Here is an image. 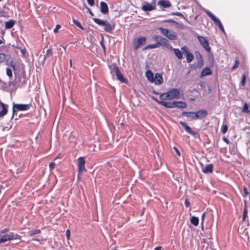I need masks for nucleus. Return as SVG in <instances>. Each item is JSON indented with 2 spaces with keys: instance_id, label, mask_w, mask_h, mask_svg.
<instances>
[{
  "instance_id": "14",
  "label": "nucleus",
  "mask_w": 250,
  "mask_h": 250,
  "mask_svg": "<svg viewBox=\"0 0 250 250\" xmlns=\"http://www.w3.org/2000/svg\"><path fill=\"white\" fill-rule=\"evenodd\" d=\"M100 10L101 12L103 14H107L108 12V8L107 4L104 2L102 1L100 3Z\"/></svg>"
},
{
  "instance_id": "11",
  "label": "nucleus",
  "mask_w": 250,
  "mask_h": 250,
  "mask_svg": "<svg viewBox=\"0 0 250 250\" xmlns=\"http://www.w3.org/2000/svg\"><path fill=\"white\" fill-rule=\"evenodd\" d=\"M153 83L156 84H161L163 83L162 76L159 73H156L153 78Z\"/></svg>"
},
{
  "instance_id": "30",
  "label": "nucleus",
  "mask_w": 250,
  "mask_h": 250,
  "mask_svg": "<svg viewBox=\"0 0 250 250\" xmlns=\"http://www.w3.org/2000/svg\"><path fill=\"white\" fill-rule=\"evenodd\" d=\"M41 233L40 229L31 230L28 232V234L30 236H32L34 235H37Z\"/></svg>"
},
{
  "instance_id": "22",
  "label": "nucleus",
  "mask_w": 250,
  "mask_h": 250,
  "mask_svg": "<svg viewBox=\"0 0 250 250\" xmlns=\"http://www.w3.org/2000/svg\"><path fill=\"white\" fill-rule=\"evenodd\" d=\"M166 37L170 40H175L177 39V35L174 32L171 33L168 32Z\"/></svg>"
},
{
  "instance_id": "53",
  "label": "nucleus",
  "mask_w": 250,
  "mask_h": 250,
  "mask_svg": "<svg viewBox=\"0 0 250 250\" xmlns=\"http://www.w3.org/2000/svg\"><path fill=\"white\" fill-rule=\"evenodd\" d=\"M175 24H176V27L177 28H179V29H183V26L182 25L177 23V22H175Z\"/></svg>"
},
{
  "instance_id": "31",
  "label": "nucleus",
  "mask_w": 250,
  "mask_h": 250,
  "mask_svg": "<svg viewBox=\"0 0 250 250\" xmlns=\"http://www.w3.org/2000/svg\"><path fill=\"white\" fill-rule=\"evenodd\" d=\"M104 26V30L106 32H110L113 29L112 26L107 22L105 23V24Z\"/></svg>"
},
{
  "instance_id": "56",
  "label": "nucleus",
  "mask_w": 250,
  "mask_h": 250,
  "mask_svg": "<svg viewBox=\"0 0 250 250\" xmlns=\"http://www.w3.org/2000/svg\"><path fill=\"white\" fill-rule=\"evenodd\" d=\"M218 27L222 32H224V29L221 23L218 25Z\"/></svg>"
},
{
  "instance_id": "7",
  "label": "nucleus",
  "mask_w": 250,
  "mask_h": 250,
  "mask_svg": "<svg viewBox=\"0 0 250 250\" xmlns=\"http://www.w3.org/2000/svg\"><path fill=\"white\" fill-rule=\"evenodd\" d=\"M198 39L205 50L209 52L210 50V48L209 46L207 40L205 38L199 36H198Z\"/></svg>"
},
{
  "instance_id": "25",
  "label": "nucleus",
  "mask_w": 250,
  "mask_h": 250,
  "mask_svg": "<svg viewBox=\"0 0 250 250\" xmlns=\"http://www.w3.org/2000/svg\"><path fill=\"white\" fill-rule=\"evenodd\" d=\"M15 23V21H14L13 20H10L9 21H6L5 22V28L7 29H10L13 27Z\"/></svg>"
},
{
  "instance_id": "58",
  "label": "nucleus",
  "mask_w": 250,
  "mask_h": 250,
  "mask_svg": "<svg viewBox=\"0 0 250 250\" xmlns=\"http://www.w3.org/2000/svg\"><path fill=\"white\" fill-rule=\"evenodd\" d=\"M196 56L198 58V59H202V56L201 55L198 53V52H196Z\"/></svg>"
},
{
  "instance_id": "32",
  "label": "nucleus",
  "mask_w": 250,
  "mask_h": 250,
  "mask_svg": "<svg viewBox=\"0 0 250 250\" xmlns=\"http://www.w3.org/2000/svg\"><path fill=\"white\" fill-rule=\"evenodd\" d=\"M93 21L98 24L101 26H104L105 24V23L106 22L103 20L97 19V18H94L93 19Z\"/></svg>"
},
{
  "instance_id": "23",
  "label": "nucleus",
  "mask_w": 250,
  "mask_h": 250,
  "mask_svg": "<svg viewBox=\"0 0 250 250\" xmlns=\"http://www.w3.org/2000/svg\"><path fill=\"white\" fill-rule=\"evenodd\" d=\"M166 37L170 40H175L177 39V35L174 32L171 33L168 32Z\"/></svg>"
},
{
  "instance_id": "16",
  "label": "nucleus",
  "mask_w": 250,
  "mask_h": 250,
  "mask_svg": "<svg viewBox=\"0 0 250 250\" xmlns=\"http://www.w3.org/2000/svg\"><path fill=\"white\" fill-rule=\"evenodd\" d=\"M211 73H212L211 70L208 67H206L202 70V71L201 73L200 77L202 78V77L206 76L207 75H210L211 74Z\"/></svg>"
},
{
  "instance_id": "46",
  "label": "nucleus",
  "mask_w": 250,
  "mask_h": 250,
  "mask_svg": "<svg viewBox=\"0 0 250 250\" xmlns=\"http://www.w3.org/2000/svg\"><path fill=\"white\" fill-rule=\"evenodd\" d=\"M61 26L60 24H57L55 28L54 29L53 31L55 33H56L58 32L59 29H60Z\"/></svg>"
},
{
  "instance_id": "10",
  "label": "nucleus",
  "mask_w": 250,
  "mask_h": 250,
  "mask_svg": "<svg viewBox=\"0 0 250 250\" xmlns=\"http://www.w3.org/2000/svg\"><path fill=\"white\" fill-rule=\"evenodd\" d=\"M158 103L162 105L163 106L167 107V108H174V102H167L163 101L164 100L159 101L157 99H154Z\"/></svg>"
},
{
  "instance_id": "51",
  "label": "nucleus",
  "mask_w": 250,
  "mask_h": 250,
  "mask_svg": "<svg viewBox=\"0 0 250 250\" xmlns=\"http://www.w3.org/2000/svg\"><path fill=\"white\" fill-rule=\"evenodd\" d=\"M206 216V213L204 212L201 217V224H203Z\"/></svg>"
},
{
  "instance_id": "40",
  "label": "nucleus",
  "mask_w": 250,
  "mask_h": 250,
  "mask_svg": "<svg viewBox=\"0 0 250 250\" xmlns=\"http://www.w3.org/2000/svg\"><path fill=\"white\" fill-rule=\"evenodd\" d=\"M9 65L12 67V68H13V69L14 70H17V68H16V66L15 65V64L14 63L13 61H10L9 62Z\"/></svg>"
},
{
  "instance_id": "6",
  "label": "nucleus",
  "mask_w": 250,
  "mask_h": 250,
  "mask_svg": "<svg viewBox=\"0 0 250 250\" xmlns=\"http://www.w3.org/2000/svg\"><path fill=\"white\" fill-rule=\"evenodd\" d=\"M78 171L79 173H81L86 170L85 168V160L83 157H81L78 159Z\"/></svg>"
},
{
  "instance_id": "48",
  "label": "nucleus",
  "mask_w": 250,
  "mask_h": 250,
  "mask_svg": "<svg viewBox=\"0 0 250 250\" xmlns=\"http://www.w3.org/2000/svg\"><path fill=\"white\" fill-rule=\"evenodd\" d=\"M185 205L186 207H189L190 206V202L188 201V199H185Z\"/></svg>"
},
{
  "instance_id": "26",
  "label": "nucleus",
  "mask_w": 250,
  "mask_h": 250,
  "mask_svg": "<svg viewBox=\"0 0 250 250\" xmlns=\"http://www.w3.org/2000/svg\"><path fill=\"white\" fill-rule=\"evenodd\" d=\"M2 110L0 112V118L2 117L7 112V109L4 104H1Z\"/></svg>"
},
{
  "instance_id": "47",
  "label": "nucleus",
  "mask_w": 250,
  "mask_h": 250,
  "mask_svg": "<svg viewBox=\"0 0 250 250\" xmlns=\"http://www.w3.org/2000/svg\"><path fill=\"white\" fill-rule=\"evenodd\" d=\"M239 65V62L237 60L235 61V64L231 68L232 70L234 69L235 68H237L238 66Z\"/></svg>"
},
{
  "instance_id": "41",
  "label": "nucleus",
  "mask_w": 250,
  "mask_h": 250,
  "mask_svg": "<svg viewBox=\"0 0 250 250\" xmlns=\"http://www.w3.org/2000/svg\"><path fill=\"white\" fill-rule=\"evenodd\" d=\"M228 130V126L226 125H223L222 126L221 131L222 133L224 134Z\"/></svg>"
},
{
  "instance_id": "54",
  "label": "nucleus",
  "mask_w": 250,
  "mask_h": 250,
  "mask_svg": "<svg viewBox=\"0 0 250 250\" xmlns=\"http://www.w3.org/2000/svg\"><path fill=\"white\" fill-rule=\"evenodd\" d=\"M100 44H101V46H102L104 51H105V46L104 44L103 38L102 39V40L100 42Z\"/></svg>"
},
{
  "instance_id": "61",
  "label": "nucleus",
  "mask_w": 250,
  "mask_h": 250,
  "mask_svg": "<svg viewBox=\"0 0 250 250\" xmlns=\"http://www.w3.org/2000/svg\"><path fill=\"white\" fill-rule=\"evenodd\" d=\"M86 9L88 11L89 14L92 15V16H93V13L91 12V11L90 10V9L88 8V7H86Z\"/></svg>"
},
{
  "instance_id": "18",
  "label": "nucleus",
  "mask_w": 250,
  "mask_h": 250,
  "mask_svg": "<svg viewBox=\"0 0 250 250\" xmlns=\"http://www.w3.org/2000/svg\"><path fill=\"white\" fill-rule=\"evenodd\" d=\"M212 167L213 166L211 164H208L202 169V171L205 173H211L212 172Z\"/></svg>"
},
{
  "instance_id": "38",
  "label": "nucleus",
  "mask_w": 250,
  "mask_h": 250,
  "mask_svg": "<svg viewBox=\"0 0 250 250\" xmlns=\"http://www.w3.org/2000/svg\"><path fill=\"white\" fill-rule=\"evenodd\" d=\"M73 22L76 26L80 27L81 29H83V27L82 26L81 24L77 20L73 19Z\"/></svg>"
},
{
  "instance_id": "20",
  "label": "nucleus",
  "mask_w": 250,
  "mask_h": 250,
  "mask_svg": "<svg viewBox=\"0 0 250 250\" xmlns=\"http://www.w3.org/2000/svg\"><path fill=\"white\" fill-rule=\"evenodd\" d=\"M182 115L186 116L188 118H190L192 119H196L194 115H195V112H188L186 111H183L182 112Z\"/></svg>"
},
{
  "instance_id": "62",
  "label": "nucleus",
  "mask_w": 250,
  "mask_h": 250,
  "mask_svg": "<svg viewBox=\"0 0 250 250\" xmlns=\"http://www.w3.org/2000/svg\"><path fill=\"white\" fill-rule=\"evenodd\" d=\"M160 38H162L160 36H154L153 37V38L155 39V40H160Z\"/></svg>"
},
{
  "instance_id": "63",
  "label": "nucleus",
  "mask_w": 250,
  "mask_h": 250,
  "mask_svg": "<svg viewBox=\"0 0 250 250\" xmlns=\"http://www.w3.org/2000/svg\"><path fill=\"white\" fill-rule=\"evenodd\" d=\"M162 247H158L154 249V250H161Z\"/></svg>"
},
{
  "instance_id": "39",
  "label": "nucleus",
  "mask_w": 250,
  "mask_h": 250,
  "mask_svg": "<svg viewBox=\"0 0 250 250\" xmlns=\"http://www.w3.org/2000/svg\"><path fill=\"white\" fill-rule=\"evenodd\" d=\"M247 214V209H246V208L245 207L244 209L243 212L242 221L243 222H244L246 220Z\"/></svg>"
},
{
  "instance_id": "13",
  "label": "nucleus",
  "mask_w": 250,
  "mask_h": 250,
  "mask_svg": "<svg viewBox=\"0 0 250 250\" xmlns=\"http://www.w3.org/2000/svg\"><path fill=\"white\" fill-rule=\"evenodd\" d=\"M207 114L208 113L207 111L202 110L195 112V115H194V116L196 119L199 118L202 119L206 116Z\"/></svg>"
},
{
  "instance_id": "45",
  "label": "nucleus",
  "mask_w": 250,
  "mask_h": 250,
  "mask_svg": "<svg viewBox=\"0 0 250 250\" xmlns=\"http://www.w3.org/2000/svg\"><path fill=\"white\" fill-rule=\"evenodd\" d=\"M245 81H246V76H245V75L244 74L242 77L241 82V83L243 86L245 85Z\"/></svg>"
},
{
  "instance_id": "8",
  "label": "nucleus",
  "mask_w": 250,
  "mask_h": 250,
  "mask_svg": "<svg viewBox=\"0 0 250 250\" xmlns=\"http://www.w3.org/2000/svg\"><path fill=\"white\" fill-rule=\"evenodd\" d=\"M28 104H14L13 107V111L14 113L18 110H27L28 108Z\"/></svg>"
},
{
  "instance_id": "36",
  "label": "nucleus",
  "mask_w": 250,
  "mask_h": 250,
  "mask_svg": "<svg viewBox=\"0 0 250 250\" xmlns=\"http://www.w3.org/2000/svg\"><path fill=\"white\" fill-rule=\"evenodd\" d=\"M6 75L9 77V78H11L13 76L12 72L11 69L7 68L6 69Z\"/></svg>"
},
{
  "instance_id": "33",
  "label": "nucleus",
  "mask_w": 250,
  "mask_h": 250,
  "mask_svg": "<svg viewBox=\"0 0 250 250\" xmlns=\"http://www.w3.org/2000/svg\"><path fill=\"white\" fill-rule=\"evenodd\" d=\"M248 108H249L248 105L246 103H245L244 104L242 111L244 113H249L250 111L249 110Z\"/></svg>"
},
{
  "instance_id": "27",
  "label": "nucleus",
  "mask_w": 250,
  "mask_h": 250,
  "mask_svg": "<svg viewBox=\"0 0 250 250\" xmlns=\"http://www.w3.org/2000/svg\"><path fill=\"white\" fill-rule=\"evenodd\" d=\"M191 224L195 226H197L199 224L198 218L195 216H192L190 219Z\"/></svg>"
},
{
  "instance_id": "44",
  "label": "nucleus",
  "mask_w": 250,
  "mask_h": 250,
  "mask_svg": "<svg viewBox=\"0 0 250 250\" xmlns=\"http://www.w3.org/2000/svg\"><path fill=\"white\" fill-rule=\"evenodd\" d=\"M71 232L69 229H67L66 231V236L67 240H69L70 238Z\"/></svg>"
},
{
  "instance_id": "37",
  "label": "nucleus",
  "mask_w": 250,
  "mask_h": 250,
  "mask_svg": "<svg viewBox=\"0 0 250 250\" xmlns=\"http://www.w3.org/2000/svg\"><path fill=\"white\" fill-rule=\"evenodd\" d=\"M52 54H53L52 50L51 49H48L46 51V54L44 57V59L47 57H49L52 56Z\"/></svg>"
},
{
  "instance_id": "28",
  "label": "nucleus",
  "mask_w": 250,
  "mask_h": 250,
  "mask_svg": "<svg viewBox=\"0 0 250 250\" xmlns=\"http://www.w3.org/2000/svg\"><path fill=\"white\" fill-rule=\"evenodd\" d=\"M174 54L179 59H181L183 57L182 53L179 49L175 48L173 49Z\"/></svg>"
},
{
  "instance_id": "1",
  "label": "nucleus",
  "mask_w": 250,
  "mask_h": 250,
  "mask_svg": "<svg viewBox=\"0 0 250 250\" xmlns=\"http://www.w3.org/2000/svg\"><path fill=\"white\" fill-rule=\"evenodd\" d=\"M181 97V92L179 89L172 88L166 93L161 94L160 98L162 100H171L172 99H179Z\"/></svg>"
},
{
  "instance_id": "49",
  "label": "nucleus",
  "mask_w": 250,
  "mask_h": 250,
  "mask_svg": "<svg viewBox=\"0 0 250 250\" xmlns=\"http://www.w3.org/2000/svg\"><path fill=\"white\" fill-rule=\"evenodd\" d=\"M243 190H244V196H247L249 194V192L247 189V188L245 187H244Z\"/></svg>"
},
{
  "instance_id": "59",
  "label": "nucleus",
  "mask_w": 250,
  "mask_h": 250,
  "mask_svg": "<svg viewBox=\"0 0 250 250\" xmlns=\"http://www.w3.org/2000/svg\"><path fill=\"white\" fill-rule=\"evenodd\" d=\"M223 140L224 142H226L227 144H228L229 143V141L228 139L227 138H226V137H224L223 138Z\"/></svg>"
},
{
  "instance_id": "43",
  "label": "nucleus",
  "mask_w": 250,
  "mask_h": 250,
  "mask_svg": "<svg viewBox=\"0 0 250 250\" xmlns=\"http://www.w3.org/2000/svg\"><path fill=\"white\" fill-rule=\"evenodd\" d=\"M17 48L20 50L22 56H25L26 55V53L25 48H22L21 47H17Z\"/></svg>"
},
{
  "instance_id": "15",
  "label": "nucleus",
  "mask_w": 250,
  "mask_h": 250,
  "mask_svg": "<svg viewBox=\"0 0 250 250\" xmlns=\"http://www.w3.org/2000/svg\"><path fill=\"white\" fill-rule=\"evenodd\" d=\"M180 124L184 128L186 131L190 134L194 135V132L191 130L190 127L188 126L185 123L183 122H180Z\"/></svg>"
},
{
  "instance_id": "55",
  "label": "nucleus",
  "mask_w": 250,
  "mask_h": 250,
  "mask_svg": "<svg viewBox=\"0 0 250 250\" xmlns=\"http://www.w3.org/2000/svg\"><path fill=\"white\" fill-rule=\"evenodd\" d=\"M174 149L175 150V152L176 153V154L179 156H180V151L178 150V149L176 147H174Z\"/></svg>"
},
{
  "instance_id": "42",
  "label": "nucleus",
  "mask_w": 250,
  "mask_h": 250,
  "mask_svg": "<svg viewBox=\"0 0 250 250\" xmlns=\"http://www.w3.org/2000/svg\"><path fill=\"white\" fill-rule=\"evenodd\" d=\"M55 166H56V164L54 162H51L49 165L50 170V171L52 170L54 168Z\"/></svg>"
},
{
  "instance_id": "12",
  "label": "nucleus",
  "mask_w": 250,
  "mask_h": 250,
  "mask_svg": "<svg viewBox=\"0 0 250 250\" xmlns=\"http://www.w3.org/2000/svg\"><path fill=\"white\" fill-rule=\"evenodd\" d=\"M206 13L210 17V18L214 22L215 24L218 26L221 22L219 19L214 16L210 11L208 10L205 11Z\"/></svg>"
},
{
  "instance_id": "64",
  "label": "nucleus",
  "mask_w": 250,
  "mask_h": 250,
  "mask_svg": "<svg viewBox=\"0 0 250 250\" xmlns=\"http://www.w3.org/2000/svg\"><path fill=\"white\" fill-rule=\"evenodd\" d=\"M167 21L168 22H173V23H175V22H176V21H175L172 20H169Z\"/></svg>"
},
{
  "instance_id": "34",
  "label": "nucleus",
  "mask_w": 250,
  "mask_h": 250,
  "mask_svg": "<svg viewBox=\"0 0 250 250\" xmlns=\"http://www.w3.org/2000/svg\"><path fill=\"white\" fill-rule=\"evenodd\" d=\"M158 29L161 31L162 34L167 37V34L168 33V30L167 29L159 27Z\"/></svg>"
},
{
  "instance_id": "50",
  "label": "nucleus",
  "mask_w": 250,
  "mask_h": 250,
  "mask_svg": "<svg viewBox=\"0 0 250 250\" xmlns=\"http://www.w3.org/2000/svg\"><path fill=\"white\" fill-rule=\"evenodd\" d=\"M88 4L90 5V6H93L94 4V0H87Z\"/></svg>"
},
{
  "instance_id": "24",
  "label": "nucleus",
  "mask_w": 250,
  "mask_h": 250,
  "mask_svg": "<svg viewBox=\"0 0 250 250\" xmlns=\"http://www.w3.org/2000/svg\"><path fill=\"white\" fill-rule=\"evenodd\" d=\"M159 46L160 45H163L164 46L166 47L167 44L168 43V41L165 38H160V40L158 41Z\"/></svg>"
},
{
  "instance_id": "4",
  "label": "nucleus",
  "mask_w": 250,
  "mask_h": 250,
  "mask_svg": "<svg viewBox=\"0 0 250 250\" xmlns=\"http://www.w3.org/2000/svg\"><path fill=\"white\" fill-rule=\"evenodd\" d=\"M181 50L185 54L188 62H190L193 59V55L192 54L188 51V48L186 46L182 47Z\"/></svg>"
},
{
  "instance_id": "52",
  "label": "nucleus",
  "mask_w": 250,
  "mask_h": 250,
  "mask_svg": "<svg viewBox=\"0 0 250 250\" xmlns=\"http://www.w3.org/2000/svg\"><path fill=\"white\" fill-rule=\"evenodd\" d=\"M166 47H167L169 50H173V49H174L172 47V46L169 43L167 44V45L166 46Z\"/></svg>"
},
{
  "instance_id": "5",
  "label": "nucleus",
  "mask_w": 250,
  "mask_h": 250,
  "mask_svg": "<svg viewBox=\"0 0 250 250\" xmlns=\"http://www.w3.org/2000/svg\"><path fill=\"white\" fill-rule=\"evenodd\" d=\"M113 71L115 72L117 79L120 81H121L122 83H127V80L124 78V76L121 73L118 67H117L115 65H114L113 67Z\"/></svg>"
},
{
  "instance_id": "21",
  "label": "nucleus",
  "mask_w": 250,
  "mask_h": 250,
  "mask_svg": "<svg viewBox=\"0 0 250 250\" xmlns=\"http://www.w3.org/2000/svg\"><path fill=\"white\" fill-rule=\"evenodd\" d=\"M174 107H179V108H186L187 106V104L186 103L184 102H176L174 101Z\"/></svg>"
},
{
  "instance_id": "17",
  "label": "nucleus",
  "mask_w": 250,
  "mask_h": 250,
  "mask_svg": "<svg viewBox=\"0 0 250 250\" xmlns=\"http://www.w3.org/2000/svg\"><path fill=\"white\" fill-rule=\"evenodd\" d=\"M158 4L163 7H169L171 6L170 2L168 0H162L158 2Z\"/></svg>"
},
{
  "instance_id": "60",
  "label": "nucleus",
  "mask_w": 250,
  "mask_h": 250,
  "mask_svg": "<svg viewBox=\"0 0 250 250\" xmlns=\"http://www.w3.org/2000/svg\"><path fill=\"white\" fill-rule=\"evenodd\" d=\"M8 230L7 229H5L4 230H2L1 231H0V234H3L4 233H5L6 232L8 231Z\"/></svg>"
},
{
  "instance_id": "9",
  "label": "nucleus",
  "mask_w": 250,
  "mask_h": 250,
  "mask_svg": "<svg viewBox=\"0 0 250 250\" xmlns=\"http://www.w3.org/2000/svg\"><path fill=\"white\" fill-rule=\"evenodd\" d=\"M146 41V37H141L138 39L137 42L134 43V47L135 50H137L140 46L142 44H145Z\"/></svg>"
},
{
  "instance_id": "35",
  "label": "nucleus",
  "mask_w": 250,
  "mask_h": 250,
  "mask_svg": "<svg viewBox=\"0 0 250 250\" xmlns=\"http://www.w3.org/2000/svg\"><path fill=\"white\" fill-rule=\"evenodd\" d=\"M6 55L3 53H0V63L3 62L6 60Z\"/></svg>"
},
{
  "instance_id": "3",
  "label": "nucleus",
  "mask_w": 250,
  "mask_h": 250,
  "mask_svg": "<svg viewBox=\"0 0 250 250\" xmlns=\"http://www.w3.org/2000/svg\"><path fill=\"white\" fill-rule=\"evenodd\" d=\"M156 0H152L151 3L144 2L142 9L144 11H152L155 8Z\"/></svg>"
},
{
  "instance_id": "57",
  "label": "nucleus",
  "mask_w": 250,
  "mask_h": 250,
  "mask_svg": "<svg viewBox=\"0 0 250 250\" xmlns=\"http://www.w3.org/2000/svg\"><path fill=\"white\" fill-rule=\"evenodd\" d=\"M173 14L177 16H183L182 14L180 12L174 13Z\"/></svg>"
},
{
  "instance_id": "2",
  "label": "nucleus",
  "mask_w": 250,
  "mask_h": 250,
  "mask_svg": "<svg viewBox=\"0 0 250 250\" xmlns=\"http://www.w3.org/2000/svg\"><path fill=\"white\" fill-rule=\"evenodd\" d=\"M19 239L20 240L21 236L18 234L14 235L13 233L11 232L8 234H5L2 236L0 238V244L4 243L8 241Z\"/></svg>"
},
{
  "instance_id": "29",
  "label": "nucleus",
  "mask_w": 250,
  "mask_h": 250,
  "mask_svg": "<svg viewBox=\"0 0 250 250\" xmlns=\"http://www.w3.org/2000/svg\"><path fill=\"white\" fill-rule=\"evenodd\" d=\"M159 47V43L158 42L155 43V44H149V45H146L145 48H144V49H153V48H157V47Z\"/></svg>"
},
{
  "instance_id": "19",
  "label": "nucleus",
  "mask_w": 250,
  "mask_h": 250,
  "mask_svg": "<svg viewBox=\"0 0 250 250\" xmlns=\"http://www.w3.org/2000/svg\"><path fill=\"white\" fill-rule=\"evenodd\" d=\"M146 77L147 80L151 83H153V80L154 78L153 74L152 71L150 70H148L146 71Z\"/></svg>"
}]
</instances>
